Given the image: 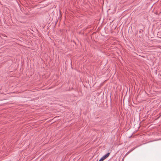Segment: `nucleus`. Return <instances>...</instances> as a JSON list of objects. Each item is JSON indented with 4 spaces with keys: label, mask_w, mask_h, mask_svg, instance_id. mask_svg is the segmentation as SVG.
<instances>
[{
    "label": "nucleus",
    "mask_w": 161,
    "mask_h": 161,
    "mask_svg": "<svg viewBox=\"0 0 161 161\" xmlns=\"http://www.w3.org/2000/svg\"><path fill=\"white\" fill-rule=\"evenodd\" d=\"M133 150H131L130 151H129V152H128L127 153H127H129L130 152H131Z\"/></svg>",
    "instance_id": "nucleus-2"
},
{
    "label": "nucleus",
    "mask_w": 161,
    "mask_h": 161,
    "mask_svg": "<svg viewBox=\"0 0 161 161\" xmlns=\"http://www.w3.org/2000/svg\"><path fill=\"white\" fill-rule=\"evenodd\" d=\"M110 153H107L106 154L103 155L99 160V161H103L105 159L107 158V157H108L109 156V155Z\"/></svg>",
    "instance_id": "nucleus-1"
},
{
    "label": "nucleus",
    "mask_w": 161,
    "mask_h": 161,
    "mask_svg": "<svg viewBox=\"0 0 161 161\" xmlns=\"http://www.w3.org/2000/svg\"><path fill=\"white\" fill-rule=\"evenodd\" d=\"M141 32V31H139V32L140 33Z\"/></svg>",
    "instance_id": "nucleus-3"
}]
</instances>
